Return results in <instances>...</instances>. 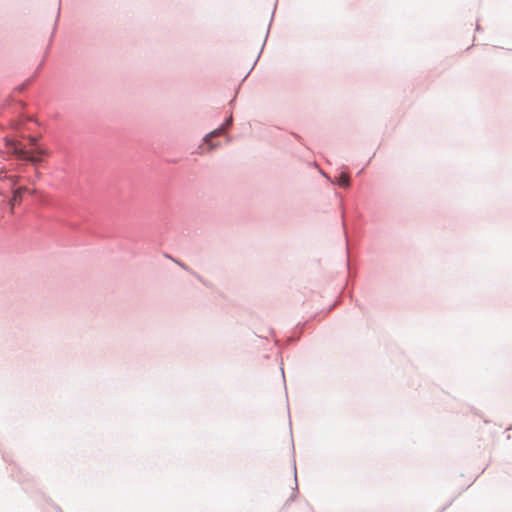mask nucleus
<instances>
[{"instance_id":"1","label":"nucleus","mask_w":512,"mask_h":512,"mask_svg":"<svg viewBox=\"0 0 512 512\" xmlns=\"http://www.w3.org/2000/svg\"><path fill=\"white\" fill-rule=\"evenodd\" d=\"M8 145L11 147L9 152L18 159L29 161L33 164L40 163L44 156H48L49 152L44 147H36L31 150H26L17 142H10Z\"/></svg>"},{"instance_id":"2","label":"nucleus","mask_w":512,"mask_h":512,"mask_svg":"<svg viewBox=\"0 0 512 512\" xmlns=\"http://www.w3.org/2000/svg\"><path fill=\"white\" fill-rule=\"evenodd\" d=\"M28 191L29 190L27 187H20L13 192V196L11 199L12 208L21 202L23 195Z\"/></svg>"},{"instance_id":"3","label":"nucleus","mask_w":512,"mask_h":512,"mask_svg":"<svg viewBox=\"0 0 512 512\" xmlns=\"http://www.w3.org/2000/svg\"><path fill=\"white\" fill-rule=\"evenodd\" d=\"M337 183L342 187H348L350 185L349 175L342 172L337 179Z\"/></svg>"},{"instance_id":"4","label":"nucleus","mask_w":512,"mask_h":512,"mask_svg":"<svg viewBox=\"0 0 512 512\" xmlns=\"http://www.w3.org/2000/svg\"><path fill=\"white\" fill-rule=\"evenodd\" d=\"M224 129H225V128H224V126H222V127L218 128V129H216V130L212 131V132H211V133L206 137V141L208 142V141H210V139H211L212 137H216V136L221 135V134L224 132Z\"/></svg>"},{"instance_id":"5","label":"nucleus","mask_w":512,"mask_h":512,"mask_svg":"<svg viewBox=\"0 0 512 512\" xmlns=\"http://www.w3.org/2000/svg\"><path fill=\"white\" fill-rule=\"evenodd\" d=\"M37 142L38 139L36 137H29V143L33 148L39 147Z\"/></svg>"}]
</instances>
